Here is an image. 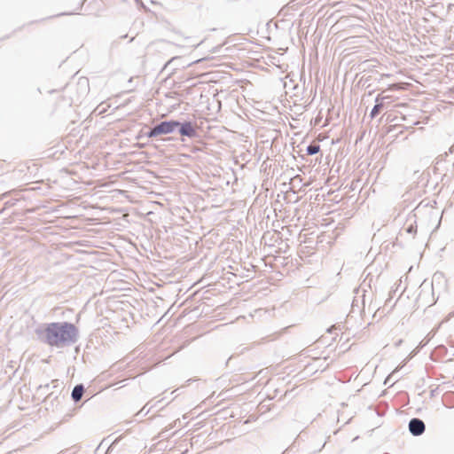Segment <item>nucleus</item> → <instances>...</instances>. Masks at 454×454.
<instances>
[{"label":"nucleus","mask_w":454,"mask_h":454,"mask_svg":"<svg viewBox=\"0 0 454 454\" xmlns=\"http://www.w3.org/2000/svg\"><path fill=\"white\" fill-rule=\"evenodd\" d=\"M180 134L189 137L196 136V129L191 122H184L181 125Z\"/></svg>","instance_id":"nucleus-4"},{"label":"nucleus","mask_w":454,"mask_h":454,"mask_svg":"<svg viewBox=\"0 0 454 454\" xmlns=\"http://www.w3.org/2000/svg\"><path fill=\"white\" fill-rule=\"evenodd\" d=\"M45 341L51 346L59 347L74 341L77 334L76 327L69 323H51L44 328Z\"/></svg>","instance_id":"nucleus-1"},{"label":"nucleus","mask_w":454,"mask_h":454,"mask_svg":"<svg viewBox=\"0 0 454 454\" xmlns=\"http://www.w3.org/2000/svg\"><path fill=\"white\" fill-rule=\"evenodd\" d=\"M380 107H381V105L374 106V107L372 108V110L371 112L372 117H374L380 112Z\"/></svg>","instance_id":"nucleus-8"},{"label":"nucleus","mask_w":454,"mask_h":454,"mask_svg":"<svg viewBox=\"0 0 454 454\" xmlns=\"http://www.w3.org/2000/svg\"><path fill=\"white\" fill-rule=\"evenodd\" d=\"M409 86H410V83H407V82L394 83V84L389 85L388 90H406Z\"/></svg>","instance_id":"nucleus-6"},{"label":"nucleus","mask_w":454,"mask_h":454,"mask_svg":"<svg viewBox=\"0 0 454 454\" xmlns=\"http://www.w3.org/2000/svg\"><path fill=\"white\" fill-rule=\"evenodd\" d=\"M83 394V387L82 385L75 386L72 392V397L74 401H79Z\"/></svg>","instance_id":"nucleus-5"},{"label":"nucleus","mask_w":454,"mask_h":454,"mask_svg":"<svg viewBox=\"0 0 454 454\" xmlns=\"http://www.w3.org/2000/svg\"><path fill=\"white\" fill-rule=\"evenodd\" d=\"M180 123L176 121H162L155 126L148 134L149 137H157L163 134H169L173 132Z\"/></svg>","instance_id":"nucleus-2"},{"label":"nucleus","mask_w":454,"mask_h":454,"mask_svg":"<svg viewBox=\"0 0 454 454\" xmlns=\"http://www.w3.org/2000/svg\"><path fill=\"white\" fill-rule=\"evenodd\" d=\"M319 150H320V146L318 145H310L307 148V153H308V154L312 155V154L317 153L319 152Z\"/></svg>","instance_id":"nucleus-7"},{"label":"nucleus","mask_w":454,"mask_h":454,"mask_svg":"<svg viewBox=\"0 0 454 454\" xmlns=\"http://www.w3.org/2000/svg\"><path fill=\"white\" fill-rule=\"evenodd\" d=\"M409 428L413 435H419L425 431V424L419 419H413L410 421Z\"/></svg>","instance_id":"nucleus-3"}]
</instances>
